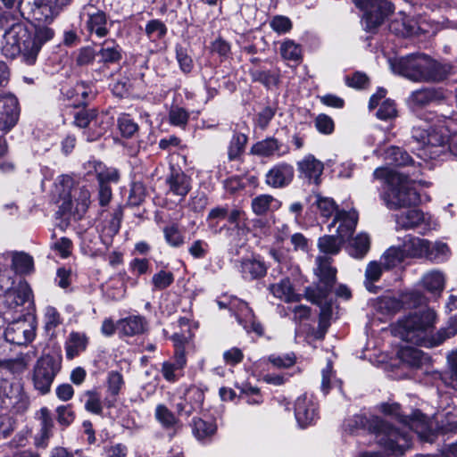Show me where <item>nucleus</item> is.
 Listing matches in <instances>:
<instances>
[{"label":"nucleus","mask_w":457,"mask_h":457,"mask_svg":"<svg viewBox=\"0 0 457 457\" xmlns=\"http://www.w3.org/2000/svg\"><path fill=\"white\" fill-rule=\"evenodd\" d=\"M428 55L411 54L390 61L392 71L413 81H427Z\"/></svg>","instance_id":"nucleus-10"},{"label":"nucleus","mask_w":457,"mask_h":457,"mask_svg":"<svg viewBox=\"0 0 457 457\" xmlns=\"http://www.w3.org/2000/svg\"><path fill=\"white\" fill-rule=\"evenodd\" d=\"M165 241L171 247H179L184 244V237L177 224L168 225L163 228Z\"/></svg>","instance_id":"nucleus-64"},{"label":"nucleus","mask_w":457,"mask_h":457,"mask_svg":"<svg viewBox=\"0 0 457 457\" xmlns=\"http://www.w3.org/2000/svg\"><path fill=\"white\" fill-rule=\"evenodd\" d=\"M345 243L346 242L337 234L324 235L319 237L317 245L320 253L324 254L337 255L340 253Z\"/></svg>","instance_id":"nucleus-43"},{"label":"nucleus","mask_w":457,"mask_h":457,"mask_svg":"<svg viewBox=\"0 0 457 457\" xmlns=\"http://www.w3.org/2000/svg\"><path fill=\"white\" fill-rule=\"evenodd\" d=\"M436 430L441 435L457 433V411H447L437 420Z\"/></svg>","instance_id":"nucleus-53"},{"label":"nucleus","mask_w":457,"mask_h":457,"mask_svg":"<svg viewBox=\"0 0 457 457\" xmlns=\"http://www.w3.org/2000/svg\"><path fill=\"white\" fill-rule=\"evenodd\" d=\"M18 103L13 96L0 98V130H10L18 120Z\"/></svg>","instance_id":"nucleus-25"},{"label":"nucleus","mask_w":457,"mask_h":457,"mask_svg":"<svg viewBox=\"0 0 457 457\" xmlns=\"http://www.w3.org/2000/svg\"><path fill=\"white\" fill-rule=\"evenodd\" d=\"M47 25L36 24L34 34L31 35L24 24H13L3 36V54L8 58L21 54L27 64L33 65L42 46L54 36V29Z\"/></svg>","instance_id":"nucleus-3"},{"label":"nucleus","mask_w":457,"mask_h":457,"mask_svg":"<svg viewBox=\"0 0 457 457\" xmlns=\"http://www.w3.org/2000/svg\"><path fill=\"white\" fill-rule=\"evenodd\" d=\"M298 177L307 181L308 184L320 186L321 184V175L324 170V164L313 154H308L296 162Z\"/></svg>","instance_id":"nucleus-16"},{"label":"nucleus","mask_w":457,"mask_h":457,"mask_svg":"<svg viewBox=\"0 0 457 457\" xmlns=\"http://www.w3.org/2000/svg\"><path fill=\"white\" fill-rule=\"evenodd\" d=\"M62 369V357L58 355L45 354L36 362L33 369L32 381L36 390L41 395H46Z\"/></svg>","instance_id":"nucleus-8"},{"label":"nucleus","mask_w":457,"mask_h":457,"mask_svg":"<svg viewBox=\"0 0 457 457\" xmlns=\"http://www.w3.org/2000/svg\"><path fill=\"white\" fill-rule=\"evenodd\" d=\"M84 21L85 28L90 35H96L98 38L108 35L112 21H108L105 12L93 4H86L79 14Z\"/></svg>","instance_id":"nucleus-12"},{"label":"nucleus","mask_w":457,"mask_h":457,"mask_svg":"<svg viewBox=\"0 0 457 457\" xmlns=\"http://www.w3.org/2000/svg\"><path fill=\"white\" fill-rule=\"evenodd\" d=\"M88 337L81 332L72 331L65 341V354L68 360H72L86 351Z\"/></svg>","instance_id":"nucleus-36"},{"label":"nucleus","mask_w":457,"mask_h":457,"mask_svg":"<svg viewBox=\"0 0 457 457\" xmlns=\"http://www.w3.org/2000/svg\"><path fill=\"white\" fill-rule=\"evenodd\" d=\"M353 3L363 12V29L371 34H376L386 17L393 12L392 4L386 0H353Z\"/></svg>","instance_id":"nucleus-9"},{"label":"nucleus","mask_w":457,"mask_h":457,"mask_svg":"<svg viewBox=\"0 0 457 457\" xmlns=\"http://www.w3.org/2000/svg\"><path fill=\"white\" fill-rule=\"evenodd\" d=\"M378 410L385 416L395 418L399 422H406V415L402 413V405L399 403L383 402L378 406Z\"/></svg>","instance_id":"nucleus-63"},{"label":"nucleus","mask_w":457,"mask_h":457,"mask_svg":"<svg viewBox=\"0 0 457 457\" xmlns=\"http://www.w3.org/2000/svg\"><path fill=\"white\" fill-rule=\"evenodd\" d=\"M269 290L274 297L284 300L286 303H298L304 298L303 295L295 292L288 277L281 278L278 283L270 284Z\"/></svg>","instance_id":"nucleus-28"},{"label":"nucleus","mask_w":457,"mask_h":457,"mask_svg":"<svg viewBox=\"0 0 457 457\" xmlns=\"http://www.w3.org/2000/svg\"><path fill=\"white\" fill-rule=\"evenodd\" d=\"M302 46L292 39H286L280 46L281 56L288 61L299 62L303 60Z\"/></svg>","instance_id":"nucleus-51"},{"label":"nucleus","mask_w":457,"mask_h":457,"mask_svg":"<svg viewBox=\"0 0 457 457\" xmlns=\"http://www.w3.org/2000/svg\"><path fill=\"white\" fill-rule=\"evenodd\" d=\"M294 166L286 162L274 164L265 175V182L273 188H284L294 180Z\"/></svg>","instance_id":"nucleus-19"},{"label":"nucleus","mask_w":457,"mask_h":457,"mask_svg":"<svg viewBox=\"0 0 457 457\" xmlns=\"http://www.w3.org/2000/svg\"><path fill=\"white\" fill-rule=\"evenodd\" d=\"M401 362L411 368H420L423 364L424 353L412 346L401 347L397 352Z\"/></svg>","instance_id":"nucleus-45"},{"label":"nucleus","mask_w":457,"mask_h":457,"mask_svg":"<svg viewBox=\"0 0 457 457\" xmlns=\"http://www.w3.org/2000/svg\"><path fill=\"white\" fill-rule=\"evenodd\" d=\"M267 359L268 361L276 369L291 368L297 361L296 354L294 352L282 354L271 353Z\"/></svg>","instance_id":"nucleus-54"},{"label":"nucleus","mask_w":457,"mask_h":457,"mask_svg":"<svg viewBox=\"0 0 457 457\" xmlns=\"http://www.w3.org/2000/svg\"><path fill=\"white\" fill-rule=\"evenodd\" d=\"M71 0H20L19 12L29 21L50 24Z\"/></svg>","instance_id":"nucleus-5"},{"label":"nucleus","mask_w":457,"mask_h":457,"mask_svg":"<svg viewBox=\"0 0 457 457\" xmlns=\"http://www.w3.org/2000/svg\"><path fill=\"white\" fill-rule=\"evenodd\" d=\"M337 222H340L337 228V234L347 242L353 237L356 229L358 215L356 212L351 213L342 209L337 211L336 215H334V220L328 225V228L330 229L334 227Z\"/></svg>","instance_id":"nucleus-23"},{"label":"nucleus","mask_w":457,"mask_h":457,"mask_svg":"<svg viewBox=\"0 0 457 457\" xmlns=\"http://www.w3.org/2000/svg\"><path fill=\"white\" fill-rule=\"evenodd\" d=\"M294 411L295 420L301 428L313 426L320 420L319 403L312 396H308L306 394L296 398Z\"/></svg>","instance_id":"nucleus-13"},{"label":"nucleus","mask_w":457,"mask_h":457,"mask_svg":"<svg viewBox=\"0 0 457 457\" xmlns=\"http://www.w3.org/2000/svg\"><path fill=\"white\" fill-rule=\"evenodd\" d=\"M278 110V104L277 102H274L272 104L263 107L256 114V125L261 129H266L269 127L270 121L275 117Z\"/></svg>","instance_id":"nucleus-60"},{"label":"nucleus","mask_w":457,"mask_h":457,"mask_svg":"<svg viewBox=\"0 0 457 457\" xmlns=\"http://www.w3.org/2000/svg\"><path fill=\"white\" fill-rule=\"evenodd\" d=\"M3 280L4 276L0 274V287L4 291V302L9 308L21 306L32 297V290L25 280L20 281L15 287H12V278L8 277L4 284Z\"/></svg>","instance_id":"nucleus-14"},{"label":"nucleus","mask_w":457,"mask_h":457,"mask_svg":"<svg viewBox=\"0 0 457 457\" xmlns=\"http://www.w3.org/2000/svg\"><path fill=\"white\" fill-rule=\"evenodd\" d=\"M290 146L284 144L275 137H267L266 138L254 143L250 154L269 158L272 156L282 157L289 154Z\"/></svg>","instance_id":"nucleus-18"},{"label":"nucleus","mask_w":457,"mask_h":457,"mask_svg":"<svg viewBox=\"0 0 457 457\" xmlns=\"http://www.w3.org/2000/svg\"><path fill=\"white\" fill-rule=\"evenodd\" d=\"M445 98L444 89L439 87H422L412 91L406 100L410 111L421 120L430 121L434 118L433 112L421 113L423 108L432 103H438Z\"/></svg>","instance_id":"nucleus-11"},{"label":"nucleus","mask_w":457,"mask_h":457,"mask_svg":"<svg viewBox=\"0 0 457 457\" xmlns=\"http://www.w3.org/2000/svg\"><path fill=\"white\" fill-rule=\"evenodd\" d=\"M400 299L403 303V309L414 308L416 310L426 302L425 295L419 290L402 292L400 294Z\"/></svg>","instance_id":"nucleus-55"},{"label":"nucleus","mask_w":457,"mask_h":457,"mask_svg":"<svg viewBox=\"0 0 457 457\" xmlns=\"http://www.w3.org/2000/svg\"><path fill=\"white\" fill-rule=\"evenodd\" d=\"M167 30L164 22L157 19L149 21L145 29L147 37L154 42L162 39L167 34Z\"/></svg>","instance_id":"nucleus-56"},{"label":"nucleus","mask_w":457,"mask_h":457,"mask_svg":"<svg viewBox=\"0 0 457 457\" xmlns=\"http://www.w3.org/2000/svg\"><path fill=\"white\" fill-rule=\"evenodd\" d=\"M169 193L184 199L191 189V179L183 171L173 170L166 179Z\"/></svg>","instance_id":"nucleus-31"},{"label":"nucleus","mask_w":457,"mask_h":457,"mask_svg":"<svg viewBox=\"0 0 457 457\" xmlns=\"http://www.w3.org/2000/svg\"><path fill=\"white\" fill-rule=\"evenodd\" d=\"M238 26H244V29L241 32L237 29H233V30L237 34H239V37L237 39V43L242 52L253 55L258 52L264 50V47H262V45H265L264 37H258L251 31L247 33L245 32L246 27L248 26H252L251 29H253V24H251L250 21L245 20L244 23L238 22ZM254 29L257 28L255 27Z\"/></svg>","instance_id":"nucleus-21"},{"label":"nucleus","mask_w":457,"mask_h":457,"mask_svg":"<svg viewBox=\"0 0 457 457\" xmlns=\"http://www.w3.org/2000/svg\"><path fill=\"white\" fill-rule=\"evenodd\" d=\"M5 339L15 345H26L35 337V329L26 320H16L8 325L4 331Z\"/></svg>","instance_id":"nucleus-20"},{"label":"nucleus","mask_w":457,"mask_h":457,"mask_svg":"<svg viewBox=\"0 0 457 457\" xmlns=\"http://www.w3.org/2000/svg\"><path fill=\"white\" fill-rule=\"evenodd\" d=\"M386 160L390 165L395 167L412 166L414 170L417 169L420 173V164L416 167L412 157L402 147L390 146L386 151Z\"/></svg>","instance_id":"nucleus-39"},{"label":"nucleus","mask_w":457,"mask_h":457,"mask_svg":"<svg viewBox=\"0 0 457 457\" xmlns=\"http://www.w3.org/2000/svg\"><path fill=\"white\" fill-rule=\"evenodd\" d=\"M248 137L241 132H234L230 140V161L241 157L245 151Z\"/></svg>","instance_id":"nucleus-59"},{"label":"nucleus","mask_w":457,"mask_h":457,"mask_svg":"<svg viewBox=\"0 0 457 457\" xmlns=\"http://www.w3.org/2000/svg\"><path fill=\"white\" fill-rule=\"evenodd\" d=\"M315 204L323 218L329 219L333 214L336 215L338 206L333 198L324 197L317 195Z\"/></svg>","instance_id":"nucleus-61"},{"label":"nucleus","mask_w":457,"mask_h":457,"mask_svg":"<svg viewBox=\"0 0 457 457\" xmlns=\"http://www.w3.org/2000/svg\"><path fill=\"white\" fill-rule=\"evenodd\" d=\"M216 431V425L212 421H206L200 418H194L192 420V432L199 441H206Z\"/></svg>","instance_id":"nucleus-47"},{"label":"nucleus","mask_w":457,"mask_h":457,"mask_svg":"<svg viewBox=\"0 0 457 457\" xmlns=\"http://www.w3.org/2000/svg\"><path fill=\"white\" fill-rule=\"evenodd\" d=\"M236 208L230 211V237H237L239 239L241 237L246 236L249 228L246 224L245 212L236 205Z\"/></svg>","instance_id":"nucleus-41"},{"label":"nucleus","mask_w":457,"mask_h":457,"mask_svg":"<svg viewBox=\"0 0 457 457\" xmlns=\"http://www.w3.org/2000/svg\"><path fill=\"white\" fill-rule=\"evenodd\" d=\"M118 127L122 137L130 138L137 136L139 127L129 114H122L118 118Z\"/></svg>","instance_id":"nucleus-57"},{"label":"nucleus","mask_w":457,"mask_h":457,"mask_svg":"<svg viewBox=\"0 0 457 457\" xmlns=\"http://www.w3.org/2000/svg\"><path fill=\"white\" fill-rule=\"evenodd\" d=\"M424 221V213L419 209H411L397 217L396 222L404 229L420 226Z\"/></svg>","instance_id":"nucleus-48"},{"label":"nucleus","mask_w":457,"mask_h":457,"mask_svg":"<svg viewBox=\"0 0 457 457\" xmlns=\"http://www.w3.org/2000/svg\"><path fill=\"white\" fill-rule=\"evenodd\" d=\"M230 313L235 316L238 324L242 325L253 318L254 312L247 302L230 295Z\"/></svg>","instance_id":"nucleus-44"},{"label":"nucleus","mask_w":457,"mask_h":457,"mask_svg":"<svg viewBox=\"0 0 457 457\" xmlns=\"http://www.w3.org/2000/svg\"><path fill=\"white\" fill-rule=\"evenodd\" d=\"M117 329L127 337H133L145 333L147 329V321L140 315H131L117 322Z\"/></svg>","instance_id":"nucleus-32"},{"label":"nucleus","mask_w":457,"mask_h":457,"mask_svg":"<svg viewBox=\"0 0 457 457\" xmlns=\"http://www.w3.org/2000/svg\"><path fill=\"white\" fill-rule=\"evenodd\" d=\"M450 130L445 125H433L428 128L414 126L411 129V137L420 145V150L426 157L444 161Z\"/></svg>","instance_id":"nucleus-4"},{"label":"nucleus","mask_w":457,"mask_h":457,"mask_svg":"<svg viewBox=\"0 0 457 457\" xmlns=\"http://www.w3.org/2000/svg\"><path fill=\"white\" fill-rule=\"evenodd\" d=\"M398 116L396 103L394 99L386 98L378 105L376 117L384 121L393 120Z\"/></svg>","instance_id":"nucleus-58"},{"label":"nucleus","mask_w":457,"mask_h":457,"mask_svg":"<svg viewBox=\"0 0 457 457\" xmlns=\"http://www.w3.org/2000/svg\"><path fill=\"white\" fill-rule=\"evenodd\" d=\"M69 99L73 100L75 105H84L95 96V91L91 85L85 82H78L73 87L65 92Z\"/></svg>","instance_id":"nucleus-40"},{"label":"nucleus","mask_w":457,"mask_h":457,"mask_svg":"<svg viewBox=\"0 0 457 457\" xmlns=\"http://www.w3.org/2000/svg\"><path fill=\"white\" fill-rule=\"evenodd\" d=\"M406 258L426 257L429 249V241L411 235H406L401 244Z\"/></svg>","instance_id":"nucleus-33"},{"label":"nucleus","mask_w":457,"mask_h":457,"mask_svg":"<svg viewBox=\"0 0 457 457\" xmlns=\"http://www.w3.org/2000/svg\"><path fill=\"white\" fill-rule=\"evenodd\" d=\"M87 174L96 175L98 184L117 183L120 179L118 170L112 167H107L98 161H88L85 164Z\"/></svg>","instance_id":"nucleus-27"},{"label":"nucleus","mask_w":457,"mask_h":457,"mask_svg":"<svg viewBox=\"0 0 457 457\" xmlns=\"http://www.w3.org/2000/svg\"><path fill=\"white\" fill-rule=\"evenodd\" d=\"M423 287L428 292L435 295H440L445 288L444 275L439 271L427 274L423 278Z\"/></svg>","instance_id":"nucleus-50"},{"label":"nucleus","mask_w":457,"mask_h":457,"mask_svg":"<svg viewBox=\"0 0 457 457\" xmlns=\"http://www.w3.org/2000/svg\"><path fill=\"white\" fill-rule=\"evenodd\" d=\"M343 427L352 436L361 433L374 436L378 445L395 457L403 456L412 445L409 432L400 429L378 415L356 413L345 419Z\"/></svg>","instance_id":"nucleus-1"},{"label":"nucleus","mask_w":457,"mask_h":457,"mask_svg":"<svg viewBox=\"0 0 457 457\" xmlns=\"http://www.w3.org/2000/svg\"><path fill=\"white\" fill-rule=\"evenodd\" d=\"M204 401V390L196 386H189L184 393V397L176 404L179 416L190 417L199 411Z\"/></svg>","instance_id":"nucleus-17"},{"label":"nucleus","mask_w":457,"mask_h":457,"mask_svg":"<svg viewBox=\"0 0 457 457\" xmlns=\"http://www.w3.org/2000/svg\"><path fill=\"white\" fill-rule=\"evenodd\" d=\"M96 57L98 62L104 67H109L111 64L120 62L122 58V49L114 41H104L97 52Z\"/></svg>","instance_id":"nucleus-35"},{"label":"nucleus","mask_w":457,"mask_h":457,"mask_svg":"<svg viewBox=\"0 0 457 457\" xmlns=\"http://www.w3.org/2000/svg\"><path fill=\"white\" fill-rule=\"evenodd\" d=\"M40 430L35 437V445L37 447L46 448L49 439L53 436L54 420L47 408L40 409Z\"/></svg>","instance_id":"nucleus-34"},{"label":"nucleus","mask_w":457,"mask_h":457,"mask_svg":"<svg viewBox=\"0 0 457 457\" xmlns=\"http://www.w3.org/2000/svg\"><path fill=\"white\" fill-rule=\"evenodd\" d=\"M411 175H415V171ZM410 177L409 172L403 174L393 187L384 192L383 199L390 210L418 206L420 204V195L410 182Z\"/></svg>","instance_id":"nucleus-6"},{"label":"nucleus","mask_w":457,"mask_h":457,"mask_svg":"<svg viewBox=\"0 0 457 457\" xmlns=\"http://www.w3.org/2000/svg\"><path fill=\"white\" fill-rule=\"evenodd\" d=\"M258 185L255 176H233L230 177V195L242 196L238 205L248 202V197L253 195V190Z\"/></svg>","instance_id":"nucleus-24"},{"label":"nucleus","mask_w":457,"mask_h":457,"mask_svg":"<svg viewBox=\"0 0 457 457\" xmlns=\"http://www.w3.org/2000/svg\"><path fill=\"white\" fill-rule=\"evenodd\" d=\"M347 242L346 251L353 258L362 259L370 251V238L366 233H359Z\"/></svg>","instance_id":"nucleus-37"},{"label":"nucleus","mask_w":457,"mask_h":457,"mask_svg":"<svg viewBox=\"0 0 457 457\" xmlns=\"http://www.w3.org/2000/svg\"><path fill=\"white\" fill-rule=\"evenodd\" d=\"M186 364L187 357L179 353L173 355L172 360L162 364L161 373L166 381L175 383L183 376Z\"/></svg>","instance_id":"nucleus-30"},{"label":"nucleus","mask_w":457,"mask_h":457,"mask_svg":"<svg viewBox=\"0 0 457 457\" xmlns=\"http://www.w3.org/2000/svg\"><path fill=\"white\" fill-rule=\"evenodd\" d=\"M437 320L436 312L429 307L411 311L396 321L395 335L417 346H438L449 338V335L445 329L436 331Z\"/></svg>","instance_id":"nucleus-2"},{"label":"nucleus","mask_w":457,"mask_h":457,"mask_svg":"<svg viewBox=\"0 0 457 457\" xmlns=\"http://www.w3.org/2000/svg\"><path fill=\"white\" fill-rule=\"evenodd\" d=\"M235 267L245 281L259 280L264 278L268 271V265L260 254L252 253L251 257H244L235 261Z\"/></svg>","instance_id":"nucleus-15"},{"label":"nucleus","mask_w":457,"mask_h":457,"mask_svg":"<svg viewBox=\"0 0 457 457\" xmlns=\"http://www.w3.org/2000/svg\"><path fill=\"white\" fill-rule=\"evenodd\" d=\"M389 30L397 37L403 38L420 35L421 30L418 21L410 16L395 19L389 23Z\"/></svg>","instance_id":"nucleus-29"},{"label":"nucleus","mask_w":457,"mask_h":457,"mask_svg":"<svg viewBox=\"0 0 457 457\" xmlns=\"http://www.w3.org/2000/svg\"><path fill=\"white\" fill-rule=\"evenodd\" d=\"M177 412L174 413L164 403H159L155 407L154 418L163 429L171 431L169 433L170 438L175 436L183 427Z\"/></svg>","instance_id":"nucleus-22"},{"label":"nucleus","mask_w":457,"mask_h":457,"mask_svg":"<svg viewBox=\"0 0 457 457\" xmlns=\"http://www.w3.org/2000/svg\"><path fill=\"white\" fill-rule=\"evenodd\" d=\"M249 74L253 82H259L267 89L278 87L280 83L279 70L251 69Z\"/></svg>","instance_id":"nucleus-38"},{"label":"nucleus","mask_w":457,"mask_h":457,"mask_svg":"<svg viewBox=\"0 0 457 457\" xmlns=\"http://www.w3.org/2000/svg\"><path fill=\"white\" fill-rule=\"evenodd\" d=\"M336 267L331 266L328 258H320L318 281L304 288V298L311 303H319L320 298L331 295L337 284Z\"/></svg>","instance_id":"nucleus-7"},{"label":"nucleus","mask_w":457,"mask_h":457,"mask_svg":"<svg viewBox=\"0 0 457 457\" xmlns=\"http://www.w3.org/2000/svg\"><path fill=\"white\" fill-rule=\"evenodd\" d=\"M99 120L96 109H82L74 114V124L79 128H87L92 122Z\"/></svg>","instance_id":"nucleus-62"},{"label":"nucleus","mask_w":457,"mask_h":457,"mask_svg":"<svg viewBox=\"0 0 457 457\" xmlns=\"http://www.w3.org/2000/svg\"><path fill=\"white\" fill-rule=\"evenodd\" d=\"M453 70V65L442 63L428 55L427 81L441 82L448 78Z\"/></svg>","instance_id":"nucleus-42"},{"label":"nucleus","mask_w":457,"mask_h":457,"mask_svg":"<svg viewBox=\"0 0 457 457\" xmlns=\"http://www.w3.org/2000/svg\"><path fill=\"white\" fill-rule=\"evenodd\" d=\"M235 386L238 389V394L230 388V402H243L247 404H260L263 402L260 389L250 383H244L241 386L235 383Z\"/></svg>","instance_id":"nucleus-26"},{"label":"nucleus","mask_w":457,"mask_h":457,"mask_svg":"<svg viewBox=\"0 0 457 457\" xmlns=\"http://www.w3.org/2000/svg\"><path fill=\"white\" fill-rule=\"evenodd\" d=\"M376 309L384 315L391 316L403 310V303L400 296L381 295L377 299Z\"/></svg>","instance_id":"nucleus-46"},{"label":"nucleus","mask_w":457,"mask_h":457,"mask_svg":"<svg viewBox=\"0 0 457 457\" xmlns=\"http://www.w3.org/2000/svg\"><path fill=\"white\" fill-rule=\"evenodd\" d=\"M12 268L15 273L26 274L33 270V258L25 253H14Z\"/></svg>","instance_id":"nucleus-52"},{"label":"nucleus","mask_w":457,"mask_h":457,"mask_svg":"<svg viewBox=\"0 0 457 457\" xmlns=\"http://www.w3.org/2000/svg\"><path fill=\"white\" fill-rule=\"evenodd\" d=\"M382 258L384 259V267L386 270H391L407 259L401 245L398 246H390L383 253Z\"/></svg>","instance_id":"nucleus-49"}]
</instances>
